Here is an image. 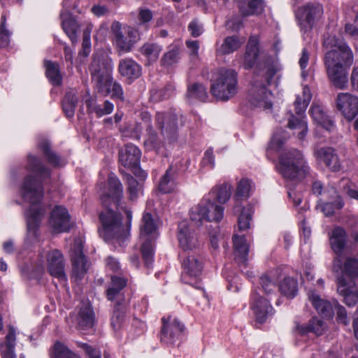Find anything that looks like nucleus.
<instances>
[{
  "label": "nucleus",
  "mask_w": 358,
  "mask_h": 358,
  "mask_svg": "<svg viewBox=\"0 0 358 358\" xmlns=\"http://www.w3.org/2000/svg\"><path fill=\"white\" fill-rule=\"evenodd\" d=\"M27 169L36 176L29 174L24 178L20 193L24 201L30 204L27 212V230L35 236L45 213V210L39 205L44 195L43 181L50 177L51 171L38 157L31 155L27 156Z\"/></svg>",
  "instance_id": "nucleus-1"
},
{
  "label": "nucleus",
  "mask_w": 358,
  "mask_h": 358,
  "mask_svg": "<svg viewBox=\"0 0 358 358\" xmlns=\"http://www.w3.org/2000/svg\"><path fill=\"white\" fill-rule=\"evenodd\" d=\"M280 68L278 60L271 55H265L256 64L254 78L248 90V99L252 107L270 109L272 107V92L268 90Z\"/></svg>",
  "instance_id": "nucleus-2"
},
{
  "label": "nucleus",
  "mask_w": 358,
  "mask_h": 358,
  "mask_svg": "<svg viewBox=\"0 0 358 358\" xmlns=\"http://www.w3.org/2000/svg\"><path fill=\"white\" fill-rule=\"evenodd\" d=\"M275 169L285 180L295 183L303 181L311 172L302 152L296 149L282 152Z\"/></svg>",
  "instance_id": "nucleus-3"
},
{
  "label": "nucleus",
  "mask_w": 358,
  "mask_h": 358,
  "mask_svg": "<svg viewBox=\"0 0 358 358\" xmlns=\"http://www.w3.org/2000/svg\"><path fill=\"white\" fill-rule=\"evenodd\" d=\"M123 186L118 178L113 177V203L117 211H113V240L122 245L130 236L132 213L122 201Z\"/></svg>",
  "instance_id": "nucleus-4"
},
{
  "label": "nucleus",
  "mask_w": 358,
  "mask_h": 358,
  "mask_svg": "<svg viewBox=\"0 0 358 358\" xmlns=\"http://www.w3.org/2000/svg\"><path fill=\"white\" fill-rule=\"evenodd\" d=\"M340 271L343 273L337 280V292L348 307L355 306L358 301V286L355 281L358 278V259L347 257Z\"/></svg>",
  "instance_id": "nucleus-5"
},
{
  "label": "nucleus",
  "mask_w": 358,
  "mask_h": 358,
  "mask_svg": "<svg viewBox=\"0 0 358 358\" xmlns=\"http://www.w3.org/2000/svg\"><path fill=\"white\" fill-rule=\"evenodd\" d=\"M211 82L210 92L217 100L228 101L238 92V73L234 69H215Z\"/></svg>",
  "instance_id": "nucleus-6"
},
{
  "label": "nucleus",
  "mask_w": 358,
  "mask_h": 358,
  "mask_svg": "<svg viewBox=\"0 0 358 358\" xmlns=\"http://www.w3.org/2000/svg\"><path fill=\"white\" fill-rule=\"evenodd\" d=\"M325 43L334 49L328 51L324 57V64L342 65L350 67L353 63V54L349 46L336 36H329Z\"/></svg>",
  "instance_id": "nucleus-7"
},
{
  "label": "nucleus",
  "mask_w": 358,
  "mask_h": 358,
  "mask_svg": "<svg viewBox=\"0 0 358 358\" xmlns=\"http://www.w3.org/2000/svg\"><path fill=\"white\" fill-rule=\"evenodd\" d=\"M112 177L110 173L108 175L107 178V187L108 192L102 190L105 188L106 184L103 182L100 183V197L102 205L107 209L106 213L102 212L99 215V220L101 223V227L99 229V236L104 240L105 242L110 243L112 241V210L110 204L112 201L110 196V190L112 187Z\"/></svg>",
  "instance_id": "nucleus-8"
},
{
  "label": "nucleus",
  "mask_w": 358,
  "mask_h": 358,
  "mask_svg": "<svg viewBox=\"0 0 358 358\" xmlns=\"http://www.w3.org/2000/svg\"><path fill=\"white\" fill-rule=\"evenodd\" d=\"M224 208L210 201H201L189 212L190 220L196 227L201 226L203 220L219 222L222 220Z\"/></svg>",
  "instance_id": "nucleus-9"
},
{
  "label": "nucleus",
  "mask_w": 358,
  "mask_h": 358,
  "mask_svg": "<svg viewBox=\"0 0 358 358\" xmlns=\"http://www.w3.org/2000/svg\"><path fill=\"white\" fill-rule=\"evenodd\" d=\"M323 13L322 4L316 2H308L299 7L295 16L301 31L303 33L311 31L322 18Z\"/></svg>",
  "instance_id": "nucleus-10"
},
{
  "label": "nucleus",
  "mask_w": 358,
  "mask_h": 358,
  "mask_svg": "<svg viewBox=\"0 0 358 358\" xmlns=\"http://www.w3.org/2000/svg\"><path fill=\"white\" fill-rule=\"evenodd\" d=\"M113 35L115 38V50L119 56L131 52L141 39L138 30L128 27L122 31L118 22H113Z\"/></svg>",
  "instance_id": "nucleus-11"
},
{
  "label": "nucleus",
  "mask_w": 358,
  "mask_h": 358,
  "mask_svg": "<svg viewBox=\"0 0 358 358\" xmlns=\"http://www.w3.org/2000/svg\"><path fill=\"white\" fill-rule=\"evenodd\" d=\"M155 125L160 134L172 143L178 138V115L173 111L157 112L155 116Z\"/></svg>",
  "instance_id": "nucleus-12"
},
{
  "label": "nucleus",
  "mask_w": 358,
  "mask_h": 358,
  "mask_svg": "<svg viewBox=\"0 0 358 358\" xmlns=\"http://www.w3.org/2000/svg\"><path fill=\"white\" fill-rule=\"evenodd\" d=\"M347 233L341 227H335L330 236V244L336 255L334 259L332 270L338 273L341 268L342 255L346 245Z\"/></svg>",
  "instance_id": "nucleus-13"
},
{
  "label": "nucleus",
  "mask_w": 358,
  "mask_h": 358,
  "mask_svg": "<svg viewBox=\"0 0 358 358\" xmlns=\"http://www.w3.org/2000/svg\"><path fill=\"white\" fill-rule=\"evenodd\" d=\"M162 327L161 329V341L166 344L173 345L179 340L180 336L185 331L184 324L177 319L171 320V316L162 317Z\"/></svg>",
  "instance_id": "nucleus-14"
},
{
  "label": "nucleus",
  "mask_w": 358,
  "mask_h": 358,
  "mask_svg": "<svg viewBox=\"0 0 358 358\" xmlns=\"http://www.w3.org/2000/svg\"><path fill=\"white\" fill-rule=\"evenodd\" d=\"M178 238L184 252L194 251L200 247L197 234L190 228L187 221H182L178 224Z\"/></svg>",
  "instance_id": "nucleus-15"
},
{
  "label": "nucleus",
  "mask_w": 358,
  "mask_h": 358,
  "mask_svg": "<svg viewBox=\"0 0 358 358\" xmlns=\"http://www.w3.org/2000/svg\"><path fill=\"white\" fill-rule=\"evenodd\" d=\"M183 272L181 275V280L183 282L194 285L193 280L201 274L203 263L199 257L194 255L188 254L184 257L182 262Z\"/></svg>",
  "instance_id": "nucleus-16"
},
{
  "label": "nucleus",
  "mask_w": 358,
  "mask_h": 358,
  "mask_svg": "<svg viewBox=\"0 0 358 358\" xmlns=\"http://www.w3.org/2000/svg\"><path fill=\"white\" fill-rule=\"evenodd\" d=\"M336 103L337 109L347 120L351 121L358 115V97L348 93H339Z\"/></svg>",
  "instance_id": "nucleus-17"
},
{
  "label": "nucleus",
  "mask_w": 358,
  "mask_h": 358,
  "mask_svg": "<svg viewBox=\"0 0 358 358\" xmlns=\"http://www.w3.org/2000/svg\"><path fill=\"white\" fill-rule=\"evenodd\" d=\"M72 276L76 280H82L89 268L87 257L83 254L81 242L75 243L73 254L71 257Z\"/></svg>",
  "instance_id": "nucleus-18"
},
{
  "label": "nucleus",
  "mask_w": 358,
  "mask_h": 358,
  "mask_svg": "<svg viewBox=\"0 0 358 358\" xmlns=\"http://www.w3.org/2000/svg\"><path fill=\"white\" fill-rule=\"evenodd\" d=\"M324 64L331 84L337 89H345L348 83V70L350 67L331 64Z\"/></svg>",
  "instance_id": "nucleus-19"
},
{
  "label": "nucleus",
  "mask_w": 358,
  "mask_h": 358,
  "mask_svg": "<svg viewBox=\"0 0 358 358\" xmlns=\"http://www.w3.org/2000/svg\"><path fill=\"white\" fill-rule=\"evenodd\" d=\"M50 224L56 233L67 231L71 226L67 209L62 206H56L51 213Z\"/></svg>",
  "instance_id": "nucleus-20"
},
{
  "label": "nucleus",
  "mask_w": 358,
  "mask_h": 358,
  "mask_svg": "<svg viewBox=\"0 0 358 358\" xmlns=\"http://www.w3.org/2000/svg\"><path fill=\"white\" fill-rule=\"evenodd\" d=\"M119 162L124 167L136 169L138 167L141 152L133 144H127L121 148L118 153Z\"/></svg>",
  "instance_id": "nucleus-21"
},
{
  "label": "nucleus",
  "mask_w": 358,
  "mask_h": 358,
  "mask_svg": "<svg viewBox=\"0 0 358 358\" xmlns=\"http://www.w3.org/2000/svg\"><path fill=\"white\" fill-rule=\"evenodd\" d=\"M47 261L50 274L59 280H66L65 264L62 253L58 250L50 251L47 255Z\"/></svg>",
  "instance_id": "nucleus-22"
},
{
  "label": "nucleus",
  "mask_w": 358,
  "mask_h": 358,
  "mask_svg": "<svg viewBox=\"0 0 358 358\" xmlns=\"http://www.w3.org/2000/svg\"><path fill=\"white\" fill-rule=\"evenodd\" d=\"M314 155L331 171L338 172L341 169V164L334 148L331 147L317 148L315 150Z\"/></svg>",
  "instance_id": "nucleus-23"
},
{
  "label": "nucleus",
  "mask_w": 358,
  "mask_h": 358,
  "mask_svg": "<svg viewBox=\"0 0 358 358\" xmlns=\"http://www.w3.org/2000/svg\"><path fill=\"white\" fill-rule=\"evenodd\" d=\"M251 308L256 317L257 322L259 323H264L267 317L274 313L270 302L258 294L254 295Z\"/></svg>",
  "instance_id": "nucleus-24"
},
{
  "label": "nucleus",
  "mask_w": 358,
  "mask_h": 358,
  "mask_svg": "<svg viewBox=\"0 0 358 358\" xmlns=\"http://www.w3.org/2000/svg\"><path fill=\"white\" fill-rule=\"evenodd\" d=\"M259 55V39L257 36H250L246 45L243 56V66L244 69L247 70L252 69L258 62Z\"/></svg>",
  "instance_id": "nucleus-25"
},
{
  "label": "nucleus",
  "mask_w": 358,
  "mask_h": 358,
  "mask_svg": "<svg viewBox=\"0 0 358 358\" xmlns=\"http://www.w3.org/2000/svg\"><path fill=\"white\" fill-rule=\"evenodd\" d=\"M233 243L234 250V261L240 266L244 268L248 265V256L249 252V245L246 243L245 236L234 235L233 236Z\"/></svg>",
  "instance_id": "nucleus-26"
},
{
  "label": "nucleus",
  "mask_w": 358,
  "mask_h": 358,
  "mask_svg": "<svg viewBox=\"0 0 358 358\" xmlns=\"http://www.w3.org/2000/svg\"><path fill=\"white\" fill-rule=\"evenodd\" d=\"M92 80L96 83V87L99 94L107 96L110 94L112 87V80L110 73L105 69H94L92 72Z\"/></svg>",
  "instance_id": "nucleus-27"
},
{
  "label": "nucleus",
  "mask_w": 358,
  "mask_h": 358,
  "mask_svg": "<svg viewBox=\"0 0 358 358\" xmlns=\"http://www.w3.org/2000/svg\"><path fill=\"white\" fill-rule=\"evenodd\" d=\"M309 299L317 313L324 318L331 319L334 315V301L322 299L314 291L309 292Z\"/></svg>",
  "instance_id": "nucleus-28"
},
{
  "label": "nucleus",
  "mask_w": 358,
  "mask_h": 358,
  "mask_svg": "<svg viewBox=\"0 0 358 358\" xmlns=\"http://www.w3.org/2000/svg\"><path fill=\"white\" fill-rule=\"evenodd\" d=\"M118 71L129 80H136L141 75V66L132 59L126 58L120 61Z\"/></svg>",
  "instance_id": "nucleus-29"
},
{
  "label": "nucleus",
  "mask_w": 358,
  "mask_h": 358,
  "mask_svg": "<svg viewBox=\"0 0 358 358\" xmlns=\"http://www.w3.org/2000/svg\"><path fill=\"white\" fill-rule=\"evenodd\" d=\"M15 329L13 326H9L5 341L0 342V352L2 358H16L15 352Z\"/></svg>",
  "instance_id": "nucleus-30"
},
{
  "label": "nucleus",
  "mask_w": 358,
  "mask_h": 358,
  "mask_svg": "<svg viewBox=\"0 0 358 358\" xmlns=\"http://www.w3.org/2000/svg\"><path fill=\"white\" fill-rule=\"evenodd\" d=\"M127 305L123 297L116 300L113 306V330L120 329L127 320Z\"/></svg>",
  "instance_id": "nucleus-31"
},
{
  "label": "nucleus",
  "mask_w": 358,
  "mask_h": 358,
  "mask_svg": "<svg viewBox=\"0 0 358 358\" xmlns=\"http://www.w3.org/2000/svg\"><path fill=\"white\" fill-rule=\"evenodd\" d=\"M280 294L289 299H294L298 294L299 283L297 279L286 276L278 282Z\"/></svg>",
  "instance_id": "nucleus-32"
},
{
  "label": "nucleus",
  "mask_w": 358,
  "mask_h": 358,
  "mask_svg": "<svg viewBox=\"0 0 358 358\" xmlns=\"http://www.w3.org/2000/svg\"><path fill=\"white\" fill-rule=\"evenodd\" d=\"M237 6L243 16L257 15L263 10L262 0H236Z\"/></svg>",
  "instance_id": "nucleus-33"
},
{
  "label": "nucleus",
  "mask_w": 358,
  "mask_h": 358,
  "mask_svg": "<svg viewBox=\"0 0 358 358\" xmlns=\"http://www.w3.org/2000/svg\"><path fill=\"white\" fill-rule=\"evenodd\" d=\"M157 217L151 213L145 212L141 219L140 233L141 236L155 235L157 231Z\"/></svg>",
  "instance_id": "nucleus-34"
},
{
  "label": "nucleus",
  "mask_w": 358,
  "mask_h": 358,
  "mask_svg": "<svg viewBox=\"0 0 358 358\" xmlns=\"http://www.w3.org/2000/svg\"><path fill=\"white\" fill-rule=\"evenodd\" d=\"M310 113L315 122L328 131L334 127V122L328 117L320 105H312Z\"/></svg>",
  "instance_id": "nucleus-35"
},
{
  "label": "nucleus",
  "mask_w": 358,
  "mask_h": 358,
  "mask_svg": "<svg viewBox=\"0 0 358 358\" xmlns=\"http://www.w3.org/2000/svg\"><path fill=\"white\" fill-rule=\"evenodd\" d=\"M145 131L147 138L144 141L145 147L149 150H155L159 153L164 147V142L159 138L152 125H147Z\"/></svg>",
  "instance_id": "nucleus-36"
},
{
  "label": "nucleus",
  "mask_w": 358,
  "mask_h": 358,
  "mask_svg": "<svg viewBox=\"0 0 358 358\" xmlns=\"http://www.w3.org/2000/svg\"><path fill=\"white\" fill-rule=\"evenodd\" d=\"M44 66L45 68V76L49 81L53 85L60 86L62 84V76L59 64L50 60H45Z\"/></svg>",
  "instance_id": "nucleus-37"
},
{
  "label": "nucleus",
  "mask_w": 358,
  "mask_h": 358,
  "mask_svg": "<svg viewBox=\"0 0 358 358\" xmlns=\"http://www.w3.org/2000/svg\"><path fill=\"white\" fill-rule=\"evenodd\" d=\"M78 326L82 329L92 328L94 324V313L90 305L82 306L78 313Z\"/></svg>",
  "instance_id": "nucleus-38"
},
{
  "label": "nucleus",
  "mask_w": 358,
  "mask_h": 358,
  "mask_svg": "<svg viewBox=\"0 0 358 358\" xmlns=\"http://www.w3.org/2000/svg\"><path fill=\"white\" fill-rule=\"evenodd\" d=\"M176 171L170 166L166 173L160 178L158 189L163 194H168L171 192L175 187L174 180L176 176Z\"/></svg>",
  "instance_id": "nucleus-39"
},
{
  "label": "nucleus",
  "mask_w": 358,
  "mask_h": 358,
  "mask_svg": "<svg viewBox=\"0 0 358 358\" xmlns=\"http://www.w3.org/2000/svg\"><path fill=\"white\" fill-rule=\"evenodd\" d=\"M241 44L242 42L238 36H227L220 47L216 50V53L217 55L231 54L236 51Z\"/></svg>",
  "instance_id": "nucleus-40"
},
{
  "label": "nucleus",
  "mask_w": 358,
  "mask_h": 358,
  "mask_svg": "<svg viewBox=\"0 0 358 358\" xmlns=\"http://www.w3.org/2000/svg\"><path fill=\"white\" fill-rule=\"evenodd\" d=\"M62 18V26L66 34L69 36L72 43H76L78 41V31L79 25L76 20L71 16L64 17V14H61Z\"/></svg>",
  "instance_id": "nucleus-41"
},
{
  "label": "nucleus",
  "mask_w": 358,
  "mask_h": 358,
  "mask_svg": "<svg viewBox=\"0 0 358 358\" xmlns=\"http://www.w3.org/2000/svg\"><path fill=\"white\" fill-rule=\"evenodd\" d=\"M38 148L42 150L48 162L55 167L63 166L60 157L51 150V145L47 140H43L38 143Z\"/></svg>",
  "instance_id": "nucleus-42"
},
{
  "label": "nucleus",
  "mask_w": 358,
  "mask_h": 358,
  "mask_svg": "<svg viewBox=\"0 0 358 358\" xmlns=\"http://www.w3.org/2000/svg\"><path fill=\"white\" fill-rule=\"evenodd\" d=\"M186 97L188 99H197L200 101H206L208 93L206 87L199 83H194L187 86Z\"/></svg>",
  "instance_id": "nucleus-43"
},
{
  "label": "nucleus",
  "mask_w": 358,
  "mask_h": 358,
  "mask_svg": "<svg viewBox=\"0 0 358 358\" xmlns=\"http://www.w3.org/2000/svg\"><path fill=\"white\" fill-rule=\"evenodd\" d=\"M162 50V46L156 43H146L140 49V52L150 62H156Z\"/></svg>",
  "instance_id": "nucleus-44"
},
{
  "label": "nucleus",
  "mask_w": 358,
  "mask_h": 358,
  "mask_svg": "<svg viewBox=\"0 0 358 358\" xmlns=\"http://www.w3.org/2000/svg\"><path fill=\"white\" fill-rule=\"evenodd\" d=\"M169 48V50L163 55L160 60L162 66H170L180 59V47L178 45H172Z\"/></svg>",
  "instance_id": "nucleus-45"
},
{
  "label": "nucleus",
  "mask_w": 358,
  "mask_h": 358,
  "mask_svg": "<svg viewBox=\"0 0 358 358\" xmlns=\"http://www.w3.org/2000/svg\"><path fill=\"white\" fill-rule=\"evenodd\" d=\"M78 99L73 92L70 91L66 93L62 101V108L68 117H72L74 115Z\"/></svg>",
  "instance_id": "nucleus-46"
},
{
  "label": "nucleus",
  "mask_w": 358,
  "mask_h": 358,
  "mask_svg": "<svg viewBox=\"0 0 358 358\" xmlns=\"http://www.w3.org/2000/svg\"><path fill=\"white\" fill-rule=\"evenodd\" d=\"M174 87L166 85L164 88L152 90L150 92V99L154 102H159L168 99L172 95Z\"/></svg>",
  "instance_id": "nucleus-47"
},
{
  "label": "nucleus",
  "mask_w": 358,
  "mask_h": 358,
  "mask_svg": "<svg viewBox=\"0 0 358 358\" xmlns=\"http://www.w3.org/2000/svg\"><path fill=\"white\" fill-rule=\"evenodd\" d=\"M343 206L344 203L340 197H338L334 202H322L320 200L318 203V206H320L321 210L327 217L332 216L335 209L340 210Z\"/></svg>",
  "instance_id": "nucleus-48"
},
{
  "label": "nucleus",
  "mask_w": 358,
  "mask_h": 358,
  "mask_svg": "<svg viewBox=\"0 0 358 358\" xmlns=\"http://www.w3.org/2000/svg\"><path fill=\"white\" fill-rule=\"evenodd\" d=\"M250 181L248 179H241L238 183L236 192L234 196L236 201H242L249 197Z\"/></svg>",
  "instance_id": "nucleus-49"
},
{
  "label": "nucleus",
  "mask_w": 358,
  "mask_h": 358,
  "mask_svg": "<svg viewBox=\"0 0 358 358\" xmlns=\"http://www.w3.org/2000/svg\"><path fill=\"white\" fill-rule=\"evenodd\" d=\"M252 215V211L251 207L248 206L241 208V213L238 218V227L240 231L250 228Z\"/></svg>",
  "instance_id": "nucleus-50"
},
{
  "label": "nucleus",
  "mask_w": 358,
  "mask_h": 358,
  "mask_svg": "<svg viewBox=\"0 0 358 358\" xmlns=\"http://www.w3.org/2000/svg\"><path fill=\"white\" fill-rule=\"evenodd\" d=\"M54 358H80V357L69 349L60 342L54 345Z\"/></svg>",
  "instance_id": "nucleus-51"
},
{
  "label": "nucleus",
  "mask_w": 358,
  "mask_h": 358,
  "mask_svg": "<svg viewBox=\"0 0 358 358\" xmlns=\"http://www.w3.org/2000/svg\"><path fill=\"white\" fill-rule=\"evenodd\" d=\"M307 90L304 88L303 96H298L294 101L295 112L299 115L304 113L311 99V95L309 91H306Z\"/></svg>",
  "instance_id": "nucleus-52"
},
{
  "label": "nucleus",
  "mask_w": 358,
  "mask_h": 358,
  "mask_svg": "<svg viewBox=\"0 0 358 358\" xmlns=\"http://www.w3.org/2000/svg\"><path fill=\"white\" fill-rule=\"evenodd\" d=\"M213 197L220 203L227 201L231 196V187L227 184H224L217 187L216 189L212 192Z\"/></svg>",
  "instance_id": "nucleus-53"
},
{
  "label": "nucleus",
  "mask_w": 358,
  "mask_h": 358,
  "mask_svg": "<svg viewBox=\"0 0 358 358\" xmlns=\"http://www.w3.org/2000/svg\"><path fill=\"white\" fill-rule=\"evenodd\" d=\"M287 127L289 129H301L302 130L299 134V138L302 139L306 135L307 124L301 118L295 117L292 115V118L289 119Z\"/></svg>",
  "instance_id": "nucleus-54"
},
{
  "label": "nucleus",
  "mask_w": 358,
  "mask_h": 358,
  "mask_svg": "<svg viewBox=\"0 0 358 358\" xmlns=\"http://www.w3.org/2000/svg\"><path fill=\"white\" fill-rule=\"evenodd\" d=\"M141 254L145 264L149 267L152 262L153 249L152 243L150 240H146L141 246Z\"/></svg>",
  "instance_id": "nucleus-55"
},
{
  "label": "nucleus",
  "mask_w": 358,
  "mask_h": 358,
  "mask_svg": "<svg viewBox=\"0 0 358 358\" xmlns=\"http://www.w3.org/2000/svg\"><path fill=\"white\" fill-rule=\"evenodd\" d=\"M125 179L128 185V192L130 194V199H136L138 192V182L131 175L125 173Z\"/></svg>",
  "instance_id": "nucleus-56"
},
{
  "label": "nucleus",
  "mask_w": 358,
  "mask_h": 358,
  "mask_svg": "<svg viewBox=\"0 0 358 358\" xmlns=\"http://www.w3.org/2000/svg\"><path fill=\"white\" fill-rule=\"evenodd\" d=\"M334 312H336V319L345 325L348 324L347 311L345 307L341 306L337 300H334Z\"/></svg>",
  "instance_id": "nucleus-57"
},
{
  "label": "nucleus",
  "mask_w": 358,
  "mask_h": 358,
  "mask_svg": "<svg viewBox=\"0 0 358 358\" xmlns=\"http://www.w3.org/2000/svg\"><path fill=\"white\" fill-rule=\"evenodd\" d=\"M6 17L1 16L0 25V47H6L9 43V33L6 29Z\"/></svg>",
  "instance_id": "nucleus-58"
},
{
  "label": "nucleus",
  "mask_w": 358,
  "mask_h": 358,
  "mask_svg": "<svg viewBox=\"0 0 358 358\" xmlns=\"http://www.w3.org/2000/svg\"><path fill=\"white\" fill-rule=\"evenodd\" d=\"M323 321L317 317H313L309 320L308 325L310 332L321 335L324 331Z\"/></svg>",
  "instance_id": "nucleus-59"
},
{
  "label": "nucleus",
  "mask_w": 358,
  "mask_h": 358,
  "mask_svg": "<svg viewBox=\"0 0 358 358\" xmlns=\"http://www.w3.org/2000/svg\"><path fill=\"white\" fill-rule=\"evenodd\" d=\"M127 284V278L113 275V301H115L116 294L123 289Z\"/></svg>",
  "instance_id": "nucleus-60"
},
{
  "label": "nucleus",
  "mask_w": 358,
  "mask_h": 358,
  "mask_svg": "<svg viewBox=\"0 0 358 358\" xmlns=\"http://www.w3.org/2000/svg\"><path fill=\"white\" fill-rule=\"evenodd\" d=\"M259 283L266 294H270L275 288V284L266 275L260 277Z\"/></svg>",
  "instance_id": "nucleus-61"
},
{
  "label": "nucleus",
  "mask_w": 358,
  "mask_h": 358,
  "mask_svg": "<svg viewBox=\"0 0 358 358\" xmlns=\"http://www.w3.org/2000/svg\"><path fill=\"white\" fill-rule=\"evenodd\" d=\"M78 346L84 350L89 358H101V352L98 349L87 343H79Z\"/></svg>",
  "instance_id": "nucleus-62"
},
{
  "label": "nucleus",
  "mask_w": 358,
  "mask_h": 358,
  "mask_svg": "<svg viewBox=\"0 0 358 358\" xmlns=\"http://www.w3.org/2000/svg\"><path fill=\"white\" fill-rule=\"evenodd\" d=\"M202 165L210 166V168H213L215 166V160L213 157V152L211 148H208L204 153V157L201 161Z\"/></svg>",
  "instance_id": "nucleus-63"
},
{
  "label": "nucleus",
  "mask_w": 358,
  "mask_h": 358,
  "mask_svg": "<svg viewBox=\"0 0 358 358\" xmlns=\"http://www.w3.org/2000/svg\"><path fill=\"white\" fill-rule=\"evenodd\" d=\"M117 127L118 128L119 132L123 138L133 137L131 127L130 124L128 122H124L122 124H119Z\"/></svg>",
  "instance_id": "nucleus-64"
}]
</instances>
